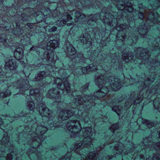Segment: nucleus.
Returning <instances> with one entry per match:
<instances>
[{
	"label": "nucleus",
	"instance_id": "25",
	"mask_svg": "<svg viewBox=\"0 0 160 160\" xmlns=\"http://www.w3.org/2000/svg\"><path fill=\"white\" fill-rule=\"evenodd\" d=\"M33 25V24L32 23H28L27 24V26L28 27H29V28H30V29L32 28Z\"/></svg>",
	"mask_w": 160,
	"mask_h": 160
},
{
	"label": "nucleus",
	"instance_id": "20",
	"mask_svg": "<svg viewBox=\"0 0 160 160\" xmlns=\"http://www.w3.org/2000/svg\"><path fill=\"white\" fill-rule=\"evenodd\" d=\"M154 148L156 150H160V142L156 143L153 146Z\"/></svg>",
	"mask_w": 160,
	"mask_h": 160
},
{
	"label": "nucleus",
	"instance_id": "3",
	"mask_svg": "<svg viewBox=\"0 0 160 160\" xmlns=\"http://www.w3.org/2000/svg\"><path fill=\"white\" fill-rule=\"evenodd\" d=\"M45 0H21V4H27L28 6H30L31 4L33 5L36 7L35 8H29V12H28L29 16L24 13L21 14L19 12V14H17L16 16L15 21L13 22L12 24H9V25H10L15 24L16 22L20 23V22L22 23H25L27 21H30L33 17L36 18L37 21L40 23L41 21H42L43 19L44 16L42 14L43 5H44ZM21 1H19L20 2Z\"/></svg>",
	"mask_w": 160,
	"mask_h": 160
},
{
	"label": "nucleus",
	"instance_id": "34",
	"mask_svg": "<svg viewBox=\"0 0 160 160\" xmlns=\"http://www.w3.org/2000/svg\"><path fill=\"white\" fill-rule=\"evenodd\" d=\"M144 141H143V142H142L141 143L140 145H142V144H144L145 143H144Z\"/></svg>",
	"mask_w": 160,
	"mask_h": 160
},
{
	"label": "nucleus",
	"instance_id": "8",
	"mask_svg": "<svg viewBox=\"0 0 160 160\" xmlns=\"http://www.w3.org/2000/svg\"><path fill=\"white\" fill-rule=\"evenodd\" d=\"M73 153L79 157V142L72 145L70 150H68V153L63 157H73Z\"/></svg>",
	"mask_w": 160,
	"mask_h": 160
},
{
	"label": "nucleus",
	"instance_id": "47",
	"mask_svg": "<svg viewBox=\"0 0 160 160\" xmlns=\"http://www.w3.org/2000/svg\"><path fill=\"white\" fill-rule=\"evenodd\" d=\"M31 138H32V136H31Z\"/></svg>",
	"mask_w": 160,
	"mask_h": 160
},
{
	"label": "nucleus",
	"instance_id": "22",
	"mask_svg": "<svg viewBox=\"0 0 160 160\" xmlns=\"http://www.w3.org/2000/svg\"><path fill=\"white\" fill-rule=\"evenodd\" d=\"M3 121L2 118H0V128H1L2 130H5L6 129V128L3 129L2 128L3 126Z\"/></svg>",
	"mask_w": 160,
	"mask_h": 160
},
{
	"label": "nucleus",
	"instance_id": "32",
	"mask_svg": "<svg viewBox=\"0 0 160 160\" xmlns=\"http://www.w3.org/2000/svg\"><path fill=\"white\" fill-rule=\"evenodd\" d=\"M59 35L58 34H55L54 35V36H53V37H55L56 36L57 37L58 36H59Z\"/></svg>",
	"mask_w": 160,
	"mask_h": 160
},
{
	"label": "nucleus",
	"instance_id": "21",
	"mask_svg": "<svg viewBox=\"0 0 160 160\" xmlns=\"http://www.w3.org/2000/svg\"><path fill=\"white\" fill-rule=\"evenodd\" d=\"M122 132H118L115 135V136L117 138H119V139H120L122 137H123L124 135H122Z\"/></svg>",
	"mask_w": 160,
	"mask_h": 160
},
{
	"label": "nucleus",
	"instance_id": "43",
	"mask_svg": "<svg viewBox=\"0 0 160 160\" xmlns=\"http://www.w3.org/2000/svg\"><path fill=\"white\" fill-rule=\"evenodd\" d=\"M118 144H119L118 143L117 145H118Z\"/></svg>",
	"mask_w": 160,
	"mask_h": 160
},
{
	"label": "nucleus",
	"instance_id": "31",
	"mask_svg": "<svg viewBox=\"0 0 160 160\" xmlns=\"http://www.w3.org/2000/svg\"><path fill=\"white\" fill-rule=\"evenodd\" d=\"M147 144H147V143L146 144H144L143 146L142 147V148H144V149L146 147V145H147Z\"/></svg>",
	"mask_w": 160,
	"mask_h": 160
},
{
	"label": "nucleus",
	"instance_id": "36",
	"mask_svg": "<svg viewBox=\"0 0 160 160\" xmlns=\"http://www.w3.org/2000/svg\"><path fill=\"white\" fill-rule=\"evenodd\" d=\"M11 47L10 45H5V47Z\"/></svg>",
	"mask_w": 160,
	"mask_h": 160
},
{
	"label": "nucleus",
	"instance_id": "1",
	"mask_svg": "<svg viewBox=\"0 0 160 160\" xmlns=\"http://www.w3.org/2000/svg\"><path fill=\"white\" fill-rule=\"evenodd\" d=\"M115 6L118 10L121 11L122 16L120 17L118 16V12H112L107 13L103 12L105 8L102 10L100 13H97L92 16L88 15L86 16L83 13L77 12L75 13L76 19L75 22L83 21V19L87 17L90 18L88 20L87 23H82L81 27L78 28V29H81L83 33L79 37H77L75 39L77 43H82L86 44V47L89 48L91 46L92 39L91 36H93L96 42H98L97 40L98 39L97 35L98 34L99 39L102 38L105 34V29L101 31L99 29L98 31H97V21L100 20L104 24H107L110 27L116 28L118 31L117 39L120 40L123 43L132 46L133 44H135L140 38H143L145 36V28L143 27L140 26L139 28L137 29L135 33H133L131 31L133 30V27L135 25V20L134 15H132L134 11L132 4L127 0L123 1L119 0L118 2L115 1ZM73 22L68 23L67 26H72L70 31L68 32L67 37L64 36L67 38L66 42L67 48L65 52L67 56L69 55V58H72L71 61L72 63V67L73 68L70 70V72L73 73L75 77L82 75L83 73H88L91 71L98 70V66L92 64L88 65L86 62L89 60L85 59L83 54H79L76 56L75 55L76 50L73 45L69 41L72 40L73 43H75L74 40V37L77 36V31L74 29ZM101 42V40L100 41Z\"/></svg>",
	"mask_w": 160,
	"mask_h": 160
},
{
	"label": "nucleus",
	"instance_id": "48",
	"mask_svg": "<svg viewBox=\"0 0 160 160\" xmlns=\"http://www.w3.org/2000/svg\"><path fill=\"white\" fill-rule=\"evenodd\" d=\"M153 14H152V15L153 16Z\"/></svg>",
	"mask_w": 160,
	"mask_h": 160
},
{
	"label": "nucleus",
	"instance_id": "5",
	"mask_svg": "<svg viewBox=\"0 0 160 160\" xmlns=\"http://www.w3.org/2000/svg\"><path fill=\"white\" fill-rule=\"evenodd\" d=\"M2 27L4 28V29H5L6 30H9L10 28L11 29L13 28V33L15 35H19L20 37H23V38L21 39V42H24V41H26V43L25 44H22L23 47L24 48L25 47L29 45L31 42H30V38L25 35L24 36V35L25 34V33H24V30L23 29L20 28V23L18 22H16L15 25H10V26H2Z\"/></svg>",
	"mask_w": 160,
	"mask_h": 160
},
{
	"label": "nucleus",
	"instance_id": "45",
	"mask_svg": "<svg viewBox=\"0 0 160 160\" xmlns=\"http://www.w3.org/2000/svg\"><path fill=\"white\" fill-rule=\"evenodd\" d=\"M40 25H41V24H40L39 25V26H40Z\"/></svg>",
	"mask_w": 160,
	"mask_h": 160
},
{
	"label": "nucleus",
	"instance_id": "39",
	"mask_svg": "<svg viewBox=\"0 0 160 160\" xmlns=\"http://www.w3.org/2000/svg\"><path fill=\"white\" fill-rule=\"evenodd\" d=\"M29 158H30V159H31V160H32V159L31 158V156H30V155H29Z\"/></svg>",
	"mask_w": 160,
	"mask_h": 160
},
{
	"label": "nucleus",
	"instance_id": "33",
	"mask_svg": "<svg viewBox=\"0 0 160 160\" xmlns=\"http://www.w3.org/2000/svg\"><path fill=\"white\" fill-rule=\"evenodd\" d=\"M3 0H0V4L2 3Z\"/></svg>",
	"mask_w": 160,
	"mask_h": 160
},
{
	"label": "nucleus",
	"instance_id": "38",
	"mask_svg": "<svg viewBox=\"0 0 160 160\" xmlns=\"http://www.w3.org/2000/svg\"><path fill=\"white\" fill-rule=\"evenodd\" d=\"M136 120L137 121V122H135V124H138V120H137V118L136 119Z\"/></svg>",
	"mask_w": 160,
	"mask_h": 160
},
{
	"label": "nucleus",
	"instance_id": "4",
	"mask_svg": "<svg viewBox=\"0 0 160 160\" xmlns=\"http://www.w3.org/2000/svg\"><path fill=\"white\" fill-rule=\"evenodd\" d=\"M2 27L4 28V29H5L6 30H9L10 28L11 29L13 28V33L15 35H19L20 37H23V38L21 39V42H24V41H26V43L25 44H22L23 47L24 48L25 47L29 45L31 42H30V38L25 35L24 36V35L25 34V33H24V30L23 29L20 28V23L18 22H16L15 25H10V26H2Z\"/></svg>",
	"mask_w": 160,
	"mask_h": 160
},
{
	"label": "nucleus",
	"instance_id": "16",
	"mask_svg": "<svg viewBox=\"0 0 160 160\" xmlns=\"http://www.w3.org/2000/svg\"><path fill=\"white\" fill-rule=\"evenodd\" d=\"M57 29V27L55 26H53L51 28H50L48 30L49 32L52 33L56 31Z\"/></svg>",
	"mask_w": 160,
	"mask_h": 160
},
{
	"label": "nucleus",
	"instance_id": "37",
	"mask_svg": "<svg viewBox=\"0 0 160 160\" xmlns=\"http://www.w3.org/2000/svg\"><path fill=\"white\" fill-rule=\"evenodd\" d=\"M156 48H152V50H156Z\"/></svg>",
	"mask_w": 160,
	"mask_h": 160
},
{
	"label": "nucleus",
	"instance_id": "12",
	"mask_svg": "<svg viewBox=\"0 0 160 160\" xmlns=\"http://www.w3.org/2000/svg\"><path fill=\"white\" fill-rule=\"evenodd\" d=\"M139 50H141V52L139 53L141 58L142 59H145L146 56L148 54V51H147V49H144L142 48H137V50H136V51H138Z\"/></svg>",
	"mask_w": 160,
	"mask_h": 160
},
{
	"label": "nucleus",
	"instance_id": "23",
	"mask_svg": "<svg viewBox=\"0 0 160 160\" xmlns=\"http://www.w3.org/2000/svg\"><path fill=\"white\" fill-rule=\"evenodd\" d=\"M132 144L133 145V147L132 148H131L130 149L128 152L131 153H132L133 151L136 149V147L135 146H134V145L133 144V143H132Z\"/></svg>",
	"mask_w": 160,
	"mask_h": 160
},
{
	"label": "nucleus",
	"instance_id": "10",
	"mask_svg": "<svg viewBox=\"0 0 160 160\" xmlns=\"http://www.w3.org/2000/svg\"><path fill=\"white\" fill-rule=\"evenodd\" d=\"M119 128V125L118 123L112 125L109 128V129L111 132V134L108 135L107 138L105 139V142L108 141L109 139L111 138V137L115 134V132H117Z\"/></svg>",
	"mask_w": 160,
	"mask_h": 160
},
{
	"label": "nucleus",
	"instance_id": "17",
	"mask_svg": "<svg viewBox=\"0 0 160 160\" xmlns=\"http://www.w3.org/2000/svg\"><path fill=\"white\" fill-rule=\"evenodd\" d=\"M74 5L76 7H78V6H83V4L82 3V2L81 1H76V2H74Z\"/></svg>",
	"mask_w": 160,
	"mask_h": 160
},
{
	"label": "nucleus",
	"instance_id": "30",
	"mask_svg": "<svg viewBox=\"0 0 160 160\" xmlns=\"http://www.w3.org/2000/svg\"><path fill=\"white\" fill-rule=\"evenodd\" d=\"M2 69L1 67H0V76L2 75Z\"/></svg>",
	"mask_w": 160,
	"mask_h": 160
},
{
	"label": "nucleus",
	"instance_id": "44",
	"mask_svg": "<svg viewBox=\"0 0 160 160\" xmlns=\"http://www.w3.org/2000/svg\"><path fill=\"white\" fill-rule=\"evenodd\" d=\"M114 155H115V157H116V155L115 154H114Z\"/></svg>",
	"mask_w": 160,
	"mask_h": 160
},
{
	"label": "nucleus",
	"instance_id": "49",
	"mask_svg": "<svg viewBox=\"0 0 160 160\" xmlns=\"http://www.w3.org/2000/svg\"><path fill=\"white\" fill-rule=\"evenodd\" d=\"M127 133H127V132H126V134Z\"/></svg>",
	"mask_w": 160,
	"mask_h": 160
},
{
	"label": "nucleus",
	"instance_id": "24",
	"mask_svg": "<svg viewBox=\"0 0 160 160\" xmlns=\"http://www.w3.org/2000/svg\"><path fill=\"white\" fill-rule=\"evenodd\" d=\"M37 157L38 158V160H46V158L43 156L40 157L37 155Z\"/></svg>",
	"mask_w": 160,
	"mask_h": 160
},
{
	"label": "nucleus",
	"instance_id": "9",
	"mask_svg": "<svg viewBox=\"0 0 160 160\" xmlns=\"http://www.w3.org/2000/svg\"><path fill=\"white\" fill-rule=\"evenodd\" d=\"M73 153L76 154L78 157V143L72 145L70 150L68 151V153L63 158H73Z\"/></svg>",
	"mask_w": 160,
	"mask_h": 160
},
{
	"label": "nucleus",
	"instance_id": "40",
	"mask_svg": "<svg viewBox=\"0 0 160 160\" xmlns=\"http://www.w3.org/2000/svg\"><path fill=\"white\" fill-rule=\"evenodd\" d=\"M128 137L126 138V140L127 141L128 140Z\"/></svg>",
	"mask_w": 160,
	"mask_h": 160
},
{
	"label": "nucleus",
	"instance_id": "46",
	"mask_svg": "<svg viewBox=\"0 0 160 160\" xmlns=\"http://www.w3.org/2000/svg\"><path fill=\"white\" fill-rule=\"evenodd\" d=\"M125 86H127V85H125Z\"/></svg>",
	"mask_w": 160,
	"mask_h": 160
},
{
	"label": "nucleus",
	"instance_id": "35",
	"mask_svg": "<svg viewBox=\"0 0 160 160\" xmlns=\"http://www.w3.org/2000/svg\"><path fill=\"white\" fill-rule=\"evenodd\" d=\"M6 41H7V40H5V39H4V40H3V42H4V43H5L6 42Z\"/></svg>",
	"mask_w": 160,
	"mask_h": 160
},
{
	"label": "nucleus",
	"instance_id": "11",
	"mask_svg": "<svg viewBox=\"0 0 160 160\" xmlns=\"http://www.w3.org/2000/svg\"><path fill=\"white\" fill-rule=\"evenodd\" d=\"M122 57L123 60L126 62L130 61V60H133L134 56L132 52H122Z\"/></svg>",
	"mask_w": 160,
	"mask_h": 160
},
{
	"label": "nucleus",
	"instance_id": "19",
	"mask_svg": "<svg viewBox=\"0 0 160 160\" xmlns=\"http://www.w3.org/2000/svg\"><path fill=\"white\" fill-rule=\"evenodd\" d=\"M138 18L142 20V21H143V19L144 18V14L142 12H140L138 13Z\"/></svg>",
	"mask_w": 160,
	"mask_h": 160
},
{
	"label": "nucleus",
	"instance_id": "41",
	"mask_svg": "<svg viewBox=\"0 0 160 160\" xmlns=\"http://www.w3.org/2000/svg\"><path fill=\"white\" fill-rule=\"evenodd\" d=\"M134 115H133V116H132V118H134Z\"/></svg>",
	"mask_w": 160,
	"mask_h": 160
},
{
	"label": "nucleus",
	"instance_id": "2",
	"mask_svg": "<svg viewBox=\"0 0 160 160\" xmlns=\"http://www.w3.org/2000/svg\"><path fill=\"white\" fill-rule=\"evenodd\" d=\"M50 0H45L44 5H43L42 14L44 17L43 19L41 21V23H44L45 25H43L40 27V28H43L45 32L41 31L39 33V41H41V43L36 45L37 48L34 47H32L30 49V51L33 50L36 51L38 54H40V51L43 52V56L42 58V62H46L50 65L51 68L54 67L55 68H61L64 70V72L67 74V71L69 70H65L62 68V67L63 66V64L60 62L59 66L57 67L55 64L56 61L54 59V50L59 45V41L54 39L51 40L47 43V47H46V42L48 40L51 38L49 37L48 34L46 32V28L47 26V24H55L58 27H62L65 25L68 21H70L72 19V15L73 12L68 10L64 12L62 14H61L59 13L54 15V13L56 12L55 10L50 9V7L51 5L50 3Z\"/></svg>",
	"mask_w": 160,
	"mask_h": 160
},
{
	"label": "nucleus",
	"instance_id": "14",
	"mask_svg": "<svg viewBox=\"0 0 160 160\" xmlns=\"http://www.w3.org/2000/svg\"><path fill=\"white\" fill-rule=\"evenodd\" d=\"M123 147H119V146H115L114 147V148L115 150L116 151V153L117 154L118 153H119V154H120L122 153V152L123 150Z\"/></svg>",
	"mask_w": 160,
	"mask_h": 160
},
{
	"label": "nucleus",
	"instance_id": "13",
	"mask_svg": "<svg viewBox=\"0 0 160 160\" xmlns=\"http://www.w3.org/2000/svg\"><path fill=\"white\" fill-rule=\"evenodd\" d=\"M153 105L154 108L157 110H159L160 108V99L158 97H157L153 102Z\"/></svg>",
	"mask_w": 160,
	"mask_h": 160
},
{
	"label": "nucleus",
	"instance_id": "26",
	"mask_svg": "<svg viewBox=\"0 0 160 160\" xmlns=\"http://www.w3.org/2000/svg\"><path fill=\"white\" fill-rule=\"evenodd\" d=\"M101 68L102 69H103L105 71H108V69H106L104 67L103 65L101 66Z\"/></svg>",
	"mask_w": 160,
	"mask_h": 160
},
{
	"label": "nucleus",
	"instance_id": "15",
	"mask_svg": "<svg viewBox=\"0 0 160 160\" xmlns=\"http://www.w3.org/2000/svg\"><path fill=\"white\" fill-rule=\"evenodd\" d=\"M158 2V3L157 4L154 5L153 4H151V6L152 7V9L153 8V7L156 8H158L159 7H160V0H157Z\"/></svg>",
	"mask_w": 160,
	"mask_h": 160
},
{
	"label": "nucleus",
	"instance_id": "6",
	"mask_svg": "<svg viewBox=\"0 0 160 160\" xmlns=\"http://www.w3.org/2000/svg\"><path fill=\"white\" fill-rule=\"evenodd\" d=\"M0 143L7 148L10 152H11L10 154H8L7 156L4 157V159L7 160H12L13 158L11 153L14 152L13 145V144L10 142L7 133L4 134L3 138L0 141ZM16 160H21V159L17 158Z\"/></svg>",
	"mask_w": 160,
	"mask_h": 160
},
{
	"label": "nucleus",
	"instance_id": "7",
	"mask_svg": "<svg viewBox=\"0 0 160 160\" xmlns=\"http://www.w3.org/2000/svg\"><path fill=\"white\" fill-rule=\"evenodd\" d=\"M23 49L18 47L16 48L13 54L16 59L19 60V62L23 66L28 62V60L26 57H25V59H24V58L23 55Z\"/></svg>",
	"mask_w": 160,
	"mask_h": 160
},
{
	"label": "nucleus",
	"instance_id": "28",
	"mask_svg": "<svg viewBox=\"0 0 160 160\" xmlns=\"http://www.w3.org/2000/svg\"><path fill=\"white\" fill-rule=\"evenodd\" d=\"M131 132V140L132 139V132H133V131H132V130H131V131H130ZM130 135V134H129Z\"/></svg>",
	"mask_w": 160,
	"mask_h": 160
},
{
	"label": "nucleus",
	"instance_id": "18",
	"mask_svg": "<svg viewBox=\"0 0 160 160\" xmlns=\"http://www.w3.org/2000/svg\"><path fill=\"white\" fill-rule=\"evenodd\" d=\"M153 160L156 159L157 160H159L160 159V154L159 153L154 154L152 157Z\"/></svg>",
	"mask_w": 160,
	"mask_h": 160
},
{
	"label": "nucleus",
	"instance_id": "27",
	"mask_svg": "<svg viewBox=\"0 0 160 160\" xmlns=\"http://www.w3.org/2000/svg\"><path fill=\"white\" fill-rule=\"evenodd\" d=\"M140 158L141 159H144V158H145V157H144V156L142 155V154H141L140 156Z\"/></svg>",
	"mask_w": 160,
	"mask_h": 160
},
{
	"label": "nucleus",
	"instance_id": "29",
	"mask_svg": "<svg viewBox=\"0 0 160 160\" xmlns=\"http://www.w3.org/2000/svg\"><path fill=\"white\" fill-rule=\"evenodd\" d=\"M2 69L1 67H0V76L2 75Z\"/></svg>",
	"mask_w": 160,
	"mask_h": 160
},
{
	"label": "nucleus",
	"instance_id": "42",
	"mask_svg": "<svg viewBox=\"0 0 160 160\" xmlns=\"http://www.w3.org/2000/svg\"><path fill=\"white\" fill-rule=\"evenodd\" d=\"M53 3H56L55 2H53Z\"/></svg>",
	"mask_w": 160,
	"mask_h": 160
}]
</instances>
